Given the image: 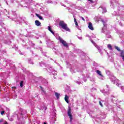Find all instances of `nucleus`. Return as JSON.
<instances>
[{
    "label": "nucleus",
    "instance_id": "1",
    "mask_svg": "<svg viewBox=\"0 0 124 124\" xmlns=\"http://www.w3.org/2000/svg\"><path fill=\"white\" fill-rule=\"evenodd\" d=\"M110 0V6L114 9H116L117 11H115L114 13L112 14V17L114 16H118L120 14V11H123L124 10V6H122L120 4H117L116 0Z\"/></svg>",
    "mask_w": 124,
    "mask_h": 124
},
{
    "label": "nucleus",
    "instance_id": "2",
    "mask_svg": "<svg viewBox=\"0 0 124 124\" xmlns=\"http://www.w3.org/2000/svg\"><path fill=\"white\" fill-rule=\"evenodd\" d=\"M101 21L102 23H103L104 27L102 30V32L103 33H105L106 34V38H111V35H110V32L107 30V26L106 25V22L107 20L106 19L100 18L99 20H97V22H99Z\"/></svg>",
    "mask_w": 124,
    "mask_h": 124
},
{
    "label": "nucleus",
    "instance_id": "3",
    "mask_svg": "<svg viewBox=\"0 0 124 124\" xmlns=\"http://www.w3.org/2000/svg\"><path fill=\"white\" fill-rule=\"evenodd\" d=\"M39 64L40 66H45L46 69L49 72V73H51L52 75H54V76H56L57 75V73L56 71H55V70L50 65H45V63L43 62H39Z\"/></svg>",
    "mask_w": 124,
    "mask_h": 124
},
{
    "label": "nucleus",
    "instance_id": "4",
    "mask_svg": "<svg viewBox=\"0 0 124 124\" xmlns=\"http://www.w3.org/2000/svg\"><path fill=\"white\" fill-rule=\"evenodd\" d=\"M59 26L63 29V30H64L66 31H68L69 32H71L70 29L67 27V24L66 23H64V21H60L59 22Z\"/></svg>",
    "mask_w": 124,
    "mask_h": 124
},
{
    "label": "nucleus",
    "instance_id": "5",
    "mask_svg": "<svg viewBox=\"0 0 124 124\" xmlns=\"http://www.w3.org/2000/svg\"><path fill=\"white\" fill-rule=\"evenodd\" d=\"M2 37L4 38H8L9 40H6L4 42L5 44H8V45H10L11 44V39H14V37L11 36H8L5 34H2Z\"/></svg>",
    "mask_w": 124,
    "mask_h": 124
},
{
    "label": "nucleus",
    "instance_id": "6",
    "mask_svg": "<svg viewBox=\"0 0 124 124\" xmlns=\"http://www.w3.org/2000/svg\"><path fill=\"white\" fill-rule=\"evenodd\" d=\"M56 39H57V40H59L60 43H62V45H63L64 47H66V48H68V44L66 43L65 41L63 40L62 38L60 36L56 37Z\"/></svg>",
    "mask_w": 124,
    "mask_h": 124
},
{
    "label": "nucleus",
    "instance_id": "7",
    "mask_svg": "<svg viewBox=\"0 0 124 124\" xmlns=\"http://www.w3.org/2000/svg\"><path fill=\"white\" fill-rule=\"evenodd\" d=\"M46 45L47 47H54L55 46V44L54 43L53 41L50 40L48 39V40H46Z\"/></svg>",
    "mask_w": 124,
    "mask_h": 124
},
{
    "label": "nucleus",
    "instance_id": "8",
    "mask_svg": "<svg viewBox=\"0 0 124 124\" xmlns=\"http://www.w3.org/2000/svg\"><path fill=\"white\" fill-rule=\"evenodd\" d=\"M96 73L98 76V78H99V79H100V80H104V76H103L102 74L101 73V71L97 70L96 71Z\"/></svg>",
    "mask_w": 124,
    "mask_h": 124
},
{
    "label": "nucleus",
    "instance_id": "9",
    "mask_svg": "<svg viewBox=\"0 0 124 124\" xmlns=\"http://www.w3.org/2000/svg\"><path fill=\"white\" fill-rule=\"evenodd\" d=\"M98 9L99 10V11L102 12V13H106L107 12V9H106V7L104 6H101Z\"/></svg>",
    "mask_w": 124,
    "mask_h": 124
},
{
    "label": "nucleus",
    "instance_id": "10",
    "mask_svg": "<svg viewBox=\"0 0 124 124\" xmlns=\"http://www.w3.org/2000/svg\"><path fill=\"white\" fill-rule=\"evenodd\" d=\"M67 114L68 117H69L70 118V123H71V122H72L73 118H72V114H71V109L70 108L68 109L67 112Z\"/></svg>",
    "mask_w": 124,
    "mask_h": 124
},
{
    "label": "nucleus",
    "instance_id": "11",
    "mask_svg": "<svg viewBox=\"0 0 124 124\" xmlns=\"http://www.w3.org/2000/svg\"><path fill=\"white\" fill-rule=\"evenodd\" d=\"M13 15H14L13 17H12V20L15 21V22H17V14L15 12H12Z\"/></svg>",
    "mask_w": 124,
    "mask_h": 124
},
{
    "label": "nucleus",
    "instance_id": "12",
    "mask_svg": "<svg viewBox=\"0 0 124 124\" xmlns=\"http://www.w3.org/2000/svg\"><path fill=\"white\" fill-rule=\"evenodd\" d=\"M101 93H103L104 95H108L109 94V89L108 90H101Z\"/></svg>",
    "mask_w": 124,
    "mask_h": 124
},
{
    "label": "nucleus",
    "instance_id": "13",
    "mask_svg": "<svg viewBox=\"0 0 124 124\" xmlns=\"http://www.w3.org/2000/svg\"><path fill=\"white\" fill-rule=\"evenodd\" d=\"M1 12L3 13L4 16H7L9 15V12L6 10V9H4L3 11H1Z\"/></svg>",
    "mask_w": 124,
    "mask_h": 124
},
{
    "label": "nucleus",
    "instance_id": "14",
    "mask_svg": "<svg viewBox=\"0 0 124 124\" xmlns=\"http://www.w3.org/2000/svg\"><path fill=\"white\" fill-rule=\"evenodd\" d=\"M88 28L91 31H93V24L91 22H90L88 25Z\"/></svg>",
    "mask_w": 124,
    "mask_h": 124
},
{
    "label": "nucleus",
    "instance_id": "15",
    "mask_svg": "<svg viewBox=\"0 0 124 124\" xmlns=\"http://www.w3.org/2000/svg\"><path fill=\"white\" fill-rule=\"evenodd\" d=\"M40 88L41 90L42 91V94H43V95H44V94H46V91H44V89H43V87H42L41 86H40Z\"/></svg>",
    "mask_w": 124,
    "mask_h": 124
},
{
    "label": "nucleus",
    "instance_id": "16",
    "mask_svg": "<svg viewBox=\"0 0 124 124\" xmlns=\"http://www.w3.org/2000/svg\"><path fill=\"white\" fill-rule=\"evenodd\" d=\"M35 24L37 27H39V26L41 25V23H40V22H39L38 20H35Z\"/></svg>",
    "mask_w": 124,
    "mask_h": 124
},
{
    "label": "nucleus",
    "instance_id": "17",
    "mask_svg": "<svg viewBox=\"0 0 124 124\" xmlns=\"http://www.w3.org/2000/svg\"><path fill=\"white\" fill-rule=\"evenodd\" d=\"M19 19H20V20H19V23H23V22H24L26 25H28V23L27 21H25V20H23L21 17H19Z\"/></svg>",
    "mask_w": 124,
    "mask_h": 124
},
{
    "label": "nucleus",
    "instance_id": "18",
    "mask_svg": "<svg viewBox=\"0 0 124 124\" xmlns=\"http://www.w3.org/2000/svg\"><path fill=\"white\" fill-rule=\"evenodd\" d=\"M36 16H37V17H38V18H39V19H40V20H42V21H43L44 20L43 17H42V16H40L38 14H36Z\"/></svg>",
    "mask_w": 124,
    "mask_h": 124
},
{
    "label": "nucleus",
    "instance_id": "19",
    "mask_svg": "<svg viewBox=\"0 0 124 124\" xmlns=\"http://www.w3.org/2000/svg\"><path fill=\"white\" fill-rule=\"evenodd\" d=\"M4 110L3 109V108H0V114L2 115H3V114H4Z\"/></svg>",
    "mask_w": 124,
    "mask_h": 124
},
{
    "label": "nucleus",
    "instance_id": "20",
    "mask_svg": "<svg viewBox=\"0 0 124 124\" xmlns=\"http://www.w3.org/2000/svg\"><path fill=\"white\" fill-rule=\"evenodd\" d=\"M42 83L43 84H44V85H46V84H48V81L44 78H43L42 80Z\"/></svg>",
    "mask_w": 124,
    "mask_h": 124
},
{
    "label": "nucleus",
    "instance_id": "21",
    "mask_svg": "<svg viewBox=\"0 0 124 124\" xmlns=\"http://www.w3.org/2000/svg\"><path fill=\"white\" fill-rule=\"evenodd\" d=\"M39 109H40V110H44V111H45L46 110H47V107L45 106H43L40 108H39Z\"/></svg>",
    "mask_w": 124,
    "mask_h": 124
},
{
    "label": "nucleus",
    "instance_id": "22",
    "mask_svg": "<svg viewBox=\"0 0 124 124\" xmlns=\"http://www.w3.org/2000/svg\"><path fill=\"white\" fill-rule=\"evenodd\" d=\"M50 31V32H51V33H52V34L53 35H54V36H55V37L57 38V37H58V36H59V35L58 34H55V32L54 31H53V30H51Z\"/></svg>",
    "mask_w": 124,
    "mask_h": 124
},
{
    "label": "nucleus",
    "instance_id": "23",
    "mask_svg": "<svg viewBox=\"0 0 124 124\" xmlns=\"http://www.w3.org/2000/svg\"><path fill=\"white\" fill-rule=\"evenodd\" d=\"M64 100L67 102V103H68L69 101H68V96L67 95H66L64 97Z\"/></svg>",
    "mask_w": 124,
    "mask_h": 124
},
{
    "label": "nucleus",
    "instance_id": "24",
    "mask_svg": "<svg viewBox=\"0 0 124 124\" xmlns=\"http://www.w3.org/2000/svg\"><path fill=\"white\" fill-rule=\"evenodd\" d=\"M55 96L57 97V99H59V98L60 97V95H61V94L55 92Z\"/></svg>",
    "mask_w": 124,
    "mask_h": 124
},
{
    "label": "nucleus",
    "instance_id": "25",
    "mask_svg": "<svg viewBox=\"0 0 124 124\" xmlns=\"http://www.w3.org/2000/svg\"><path fill=\"white\" fill-rule=\"evenodd\" d=\"M95 122H97V123H100V117H96L94 119Z\"/></svg>",
    "mask_w": 124,
    "mask_h": 124
},
{
    "label": "nucleus",
    "instance_id": "26",
    "mask_svg": "<svg viewBox=\"0 0 124 124\" xmlns=\"http://www.w3.org/2000/svg\"><path fill=\"white\" fill-rule=\"evenodd\" d=\"M74 22L78 29H79V27H78V23L77 22V20L76 19V18H74Z\"/></svg>",
    "mask_w": 124,
    "mask_h": 124
},
{
    "label": "nucleus",
    "instance_id": "27",
    "mask_svg": "<svg viewBox=\"0 0 124 124\" xmlns=\"http://www.w3.org/2000/svg\"><path fill=\"white\" fill-rule=\"evenodd\" d=\"M29 46H31V47H34V44L32 43L31 42H29Z\"/></svg>",
    "mask_w": 124,
    "mask_h": 124
},
{
    "label": "nucleus",
    "instance_id": "28",
    "mask_svg": "<svg viewBox=\"0 0 124 124\" xmlns=\"http://www.w3.org/2000/svg\"><path fill=\"white\" fill-rule=\"evenodd\" d=\"M106 73L107 75L109 76V77H110V75H113V74H111V73H110V71H106Z\"/></svg>",
    "mask_w": 124,
    "mask_h": 124
},
{
    "label": "nucleus",
    "instance_id": "29",
    "mask_svg": "<svg viewBox=\"0 0 124 124\" xmlns=\"http://www.w3.org/2000/svg\"><path fill=\"white\" fill-rule=\"evenodd\" d=\"M70 71L72 73H74L75 72H76V70L75 69H74V68H70Z\"/></svg>",
    "mask_w": 124,
    "mask_h": 124
},
{
    "label": "nucleus",
    "instance_id": "30",
    "mask_svg": "<svg viewBox=\"0 0 124 124\" xmlns=\"http://www.w3.org/2000/svg\"><path fill=\"white\" fill-rule=\"evenodd\" d=\"M23 47H25V48H27V49H31L30 47H29V46L28 45H23Z\"/></svg>",
    "mask_w": 124,
    "mask_h": 124
},
{
    "label": "nucleus",
    "instance_id": "31",
    "mask_svg": "<svg viewBox=\"0 0 124 124\" xmlns=\"http://www.w3.org/2000/svg\"><path fill=\"white\" fill-rule=\"evenodd\" d=\"M28 62L29 63H30V64H33V62H32V61H31V59H29L28 60Z\"/></svg>",
    "mask_w": 124,
    "mask_h": 124
},
{
    "label": "nucleus",
    "instance_id": "32",
    "mask_svg": "<svg viewBox=\"0 0 124 124\" xmlns=\"http://www.w3.org/2000/svg\"><path fill=\"white\" fill-rule=\"evenodd\" d=\"M13 48L15 49L16 51H17V50H18V46H16V45H14V46H13Z\"/></svg>",
    "mask_w": 124,
    "mask_h": 124
},
{
    "label": "nucleus",
    "instance_id": "33",
    "mask_svg": "<svg viewBox=\"0 0 124 124\" xmlns=\"http://www.w3.org/2000/svg\"><path fill=\"white\" fill-rule=\"evenodd\" d=\"M121 57H122V58L124 57V50H122L121 52Z\"/></svg>",
    "mask_w": 124,
    "mask_h": 124
},
{
    "label": "nucleus",
    "instance_id": "34",
    "mask_svg": "<svg viewBox=\"0 0 124 124\" xmlns=\"http://www.w3.org/2000/svg\"><path fill=\"white\" fill-rule=\"evenodd\" d=\"M95 47L98 49L99 52H101V48H100L99 46H98L97 45H96Z\"/></svg>",
    "mask_w": 124,
    "mask_h": 124
},
{
    "label": "nucleus",
    "instance_id": "35",
    "mask_svg": "<svg viewBox=\"0 0 124 124\" xmlns=\"http://www.w3.org/2000/svg\"><path fill=\"white\" fill-rule=\"evenodd\" d=\"M77 37L78 39H79V40H82L83 39L81 35H77Z\"/></svg>",
    "mask_w": 124,
    "mask_h": 124
},
{
    "label": "nucleus",
    "instance_id": "36",
    "mask_svg": "<svg viewBox=\"0 0 124 124\" xmlns=\"http://www.w3.org/2000/svg\"><path fill=\"white\" fill-rule=\"evenodd\" d=\"M115 48L117 50V51H118V52H121V49H120V47H119L118 46H115Z\"/></svg>",
    "mask_w": 124,
    "mask_h": 124
},
{
    "label": "nucleus",
    "instance_id": "37",
    "mask_svg": "<svg viewBox=\"0 0 124 124\" xmlns=\"http://www.w3.org/2000/svg\"><path fill=\"white\" fill-rule=\"evenodd\" d=\"M108 49H109V50H112V46H111L110 44L108 45Z\"/></svg>",
    "mask_w": 124,
    "mask_h": 124
},
{
    "label": "nucleus",
    "instance_id": "38",
    "mask_svg": "<svg viewBox=\"0 0 124 124\" xmlns=\"http://www.w3.org/2000/svg\"><path fill=\"white\" fill-rule=\"evenodd\" d=\"M89 1H90V3H94L95 2H96V0L93 1V0H88Z\"/></svg>",
    "mask_w": 124,
    "mask_h": 124
},
{
    "label": "nucleus",
    "instance_id": "39",
    "mask_svg": "<svg viewBox=\"0 0 124 124\" xmlns=\"http://www.w3.org/2000/svg\"><path fill=\"white\" fill-rule=\"evenodd\" d=\"M24 86V81H21L20 82V87L23 88V86Z\"/></svg>",
    "mask_w": 124,
    "mask_h": 124
},
{
    "label": "nucleus",
    "instance_id": "40",
    "mask_svg": "<svg viewBox=\"0 0 124 124\" xmlns=\"http://www.w3.org/2000/svg\"><path fill=\"white\" fill-rule=\"evenodd\" d=\"M4 61L6 62H7V63H9V62H11V60H7L6 59H5L4 60Z\"/></svg>",
    "mask_w": 124,
    "mask_h": 124
},
{
    "label": "nucleus",
    "instance_id": "41",
    "mask_svg": "<svg viewBox=\"0 0 124 124\" xmlns=\"http://www.w3.org/2000/svg\"><path fill=\"white\" fill-rule=\"evenodd\" d=\"M91 42H92V43H93V44L94 45V46H95L96 45V44H95V43H94V42L93 41V40H91Z\"/></svg>",
    "mask_w": 124,
    "mask_h": 124
},
{
    "label": "nucleus",
    "instance_id": "42",
    "mask_svg": "<svg viewBox=\"0 0 124 124\" xmlns=\"http://www.w3.org/2000/svg\"><path fill=\"white\" fill-rule=\"evenodd\" d=\"M119 25L120 27H124V23H122V22H119Z\"/></svg>",
    "mask_w": 124,
    "mask_h": 124
},
{
    "label": "nucleus",
    "instance_id": "43",
    "mask_svg": "<svg viewBox=\"0 0 124 124\" xmlns=\"http://www.w3.org/2000/svg\"><path fill=\"white\" fill-rule=\"evenodd\" d=\"M6 3L8 5H10V4H11V3H10V1L6 0Z\"/></svg>",
    "mask_w": 124,
    "mask_h": 124
},
{
    "label": "nucleus",
    "instance_id": "44",
    "mask_svg": "<svg viewBox=\"0 0 124 124\" xmlns=\"http://www.w3.org/2000/svg\"><path fill=\"white\" fill-rule=\"evenodd\" d=\"M47 3H53V1L52 0H47L46 1Z\"/></svg>",
    "mask_w": 124,
    "mask_h": 124
},
{
    "label": "nucleus",
    "instance_id": "45",
    "mask_svg": "<svg viewBox=\"0 0 124 124\" xmlns=\"http://www.w3.org/2000/svg\"><path fill=\"white\" fill-rule=\"evenodd\" d=\"M90 81H91V82H94V78H90Z\"/></svg>",
    "mask_w": 124,
    "mask_h": 124
},
{
    "label": "nucleus",
    "instance_id": "46",
    "mask_svg": "<svg viewBox=\"0 0 124 124\" xmlns=\"http://www.w3.org/2000/svg\"><path fill=\"white\" fill-rule=\"evenodd\" d=\"M48 30L49 31L52 30V28H51V26H48Z\"/></svg>",
    "mask_w": 124,
    "mask_h": 124
},
{
    "label": "nucleus",
    "instance_id": "47",
    "mask_svg": "<svg viewBox=\"0 0 124 124\" xmlns=\"http://www.w3.org/2000/svg\"><path fill=\"white\" fill-rule=\"evenodd\" d=\"M76 83L77 84H78V85H80V84H82L81 82H80V81H76Z\"/></svg>",
    "mask_w": 124,
    "mask_h": 124
},
{
    "label": "nucleus",
    "instance_id": "48",
    "mask_svg": "<svg viewBox=\"0 0 124 124\" xmlns=\"http://www.w3.org/2000/svg\"><path fill=\"white\" fill-rule=\"evenodd\" d=\"M9 121H10V122H12V121H13V119L12 118H11V117H9Z\"/></svg>",
    "mask_w": 124,
    "mask_h": 124
},
{
    "label": "nucleus",
    "instance_id": "49",
    "mask_svg": "<svg viewBox=\"0 0 124 124\" xmlns=\"http://www.w3.org/2000/svg\"><path fill=\"white\" fill-rule=\"evenodd\" d=\"M99 104L101 106V107H103V105H102V103H101L100 101L99 102Z\"/></svg>",
    "mask_w": 124,
    "mask_h": 124
},
{
    "label": "nucleus",
    "instance_id": "50",
    "mask_svg": "<svg viewBox=\"0 0 124 124\" xmlns=\"http://www.w3.org/2000/svg\"><path fill=\"white\" fill-rule=\"evenodd\" d=\"M5 109H6V111H7V112H9V108H5Z\"/></svg>",
    "mask_w": 124,
    "mask_h": 124
},
{
    "label": "nucleus",
    "instance_id": "51",
    "mask_svg": "<svg viewBox=\"0 0 124 124\" xmlns=\"http://www.w3.org/2000/svg\"><path fill=\"white\" fill-rule=\"evenodd\" d=\"M52 50H53V51H54V52L55 53H56V48H55V47H53Z\"/></svg>",
    "mask_w": 124,
    "mask_h": 124
},
{
    "label": "nucleus",
    "instance_id": "52",
    "mask_svg": "<svg viewBox=\"0 0 124 124\" xmlns=\"http://www.w3.org/2000/svg\"><path fill=\"white\" fill-rule=\"evenodd\" d=\"M2 53H3V54H6V50H2Z\"/></svg>",
    "mask_w": 124,
    "mask_h": 124
},
{
    "label": "nucleus",
    "instance_id": "53",
    "mask_svg": "<svg viewBox=\"0 0 124 124\" xmlns=\"http://www.w3.org/2000/svg\"><path fill=\"white\" fill-rule=\"evenodd\" d=\"M42 54L44 56H45V57H47V56L46 55V53L45 52H42Z\"/></svg>",
    "mask_w": 124,
    "mask_h": 124
},
{
    "label": "nucleus",
    "instance_id": "54",
    "mask_svg": "<svg viewBox=\"0 0 124 124\" xmlns=\"http://www.w3.org/2000/svg\"><path fill=\"white\" fill-rule=\"evenodd\" d=\"M61 5H62V6H64V7H66V6H65V5H64V4H61Z\"/></svg>",
    "mask_w": 124,
    "mask_h": 124
},
{
    "label": "nucleus",
    "instance_id": "55",
    "mask_svg": "<svg viewBox=\"0 0 124 124\" xmlns=\"http://www.w3.org/2000/svg\"><path fill=\"white\" fill-rule=\"evenodd\" d=\"M74 5H74V4H72V3H71V4H70V6H71V7H72V6H73Z\"/></svg>",
    "mask_w": 124,
    "mask_h": 124
},
{
    "label": "nucleus",
    "instance_id": "56",
    "mask_svg": "<svg viewBox=\"0 0 124 124\" xmlns=\"http://www.w3.org/2000/svg\"><path fill=\"white\" fill-rule=\"evenodd\" d=\"M80 18L82 19V20H83V21H85V18H84L82 16H81Z\"/></svg>",
    "mask_w": 124,
    "mask_h": 124
},
{
    "label": "nucleus",
    "instance_id": "57",
    "mask_svg": "<svg viewBox=\"0 0 124 124\" xmlns=\"http://www.w3.org/2000/svg\"><path fill=\"white\" fill-rule=\"evenodd\" d=\"M83 78L84 80V81L86 82V81H87V79H86V78H84V77H83Z\"/></svg>",
    "mask_w": 124,
    "mask_h": 124
},
{
    "label": "nucleus",
    "instance_id": "58",
    "mask_svg": "<svg viewBox=\"0 0 124 124\" xmlns=\"http://www.w3.org/2000/svg\"><path fill=\"white\" fill-rule=\"evenodd\" d=\"M28 0L30 2V3H31V2H32V0Z\"/></svg>",
    "mask_w": 124,
    "mask_h": 124
},
{
    "label": "nucleus",
    "instance_id": "59",
    "mask_svg": "<svg viewBox=\"0 0 124 124\" xmlns=\"http://www.w3.org/2000/svg\"><path fill=\"white\" fill-rule=\"evenodd\" d=\"M2 29H0V33H2Z\"/></svg>",
    "mask_w": 124,
    "mask_h": 124
},
{
    "label": "nucleus",
    "instance_id": "60",
    "mask_svg": "<svg viewBox=\"0 0 124 124\" xmlns=\"http://www.w3.org/2000/svg\"><path fill=\"white\" fill-rule=\"evenodd\" d=\"M6 18V19H9V18H10V16H7Z\"/></svg>",
    "mask_w": 124,
    "mask_h": 124
},
{
    "label": "nucleus",
    "instance_id": "61",
    "mask_svg": "<svg viewBox=\"0 0 124 124\" xmlns=\"http://www.w3.org/2000/svg\"><path fill=\"white\" fill-rule=\"evenodd\" d=\"M38 49H40L41 51H42V48H41V47H39Z\"/></svg>",
    "mask_w": 124,
    "mask_h": 124
},
{
    "label": "nucleus",
    "instance_id": "62",
    "mask_svg": "<svg viewBox=\"0 0 124 124\" xmlns=\"http://www.w3.org/2000/svg\"><path fill=\"white\" fill-rule=\"evenodd\" d=\"M54 117H56V112H54Z\"/></svg>",
    "mask_w": 124,
    "mask_h": 124
},
{
    "label": "nucleus",
    "instance_id": "63",
    "mask_svg": "<svg viewBox=\"0 0 124 124\" xmlns=\"http://www.w3.org/2000/svg\"><path fill=\"white\" fill-rule=\"evenodd\" d=\"M4 124H7V122H5Z\"/></svg>",
    "mask_w": 124,
    "mask_h": 124
},
{
    "label": "nucleus",
    "instance_id": "64",
    "mask_svg": "<svg viewBox=\"0 0 124 124\" xmlns=\"http://www.w3.org/2000/svg\"><path fill=\"white\" fill-rule=\"evenodd\" d=\"M44 124H47V123H46V122H44Z\"/></svg>",
    "mask_w": 124,
    "mask_h": 124
}]
</instances>
